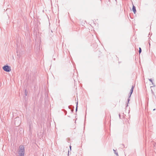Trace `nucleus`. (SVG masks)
Masks as SVG:
<instances>
[{
	"mask_svg": "<svg viewBox=\"0 0 156 156\" xmlns=\"http://www.w3.org/2000/svg\"><path fill=\"white\" fill-rule=\"evenodd\" d=\"M20 150L19 152V156H24L25 150L24 147L23 145H20L19 147Z\"/></svg>",
	"mask_w": 156,
	"mask_h": 156,
	"instance_id": "1",
	"label": "nucleus"
},
{
	"mask_svg": "<svg viewBox=\"0 0 156 156\" xmlns=\"http://www.w3.org/2000/svg\"><path fill=\"white\" fill-rule=\"evenodd\" d=\"M2 69L4 70V71L7 72H9L11 70L10 66L7 65H6L2 67Z\"/></svg>",
	"mask_w": 156,
	"mask_h": 156,
	"instance_id": "2",
	"label": "nucleus"
},
{
	"mask_svg": "<svg viewBox=\"0 0 156 156\" xmlns=\"http://www.w3.org/2000/svg\"><path fill=\"white\" fill-rule=\"evenodd\" d=\"M133 88H131V90H130V92H129V94H130V95H129V98H128V99L127 100L128 103H127V105L126 107H127L128 106V103H129V101L130 100V99H129V98L130 97L132 94L133 93Z\"/></svg>",
	"mask_w": 156,
	"mask_h": 156,
	"instance_id": "3",
	"label": "nucleus"
},
{
	"mask_svg": "<svg viewBox=\"0 0 156 156\" xmlns=\"http://www.w3.org/2000/svg\"><path fill=\"white\" fill-rule=\"evenodd\" d=\"M33 127L32 122V121H30L29 122V130H30Z\"/></svg>",
	"mask_w": 156,
	"mask_h": 156,
	"instance_id": "4",
	"label": "nucleus"
},
{
	"mask_svg": "<svg viewBox=\"0 0 156 156\" xmlns=\"http://www.w3.org/2000/svg\"><path fill=\"white\" fill-rule=\"evenodd\" d=\"M132 9L134 13L135 14L136 12V8L135 6L133 5Z\"/></svg>",
	"mask_w": 156,
	"mask_h": 156,
	"instance_id": "5",
	"label": "nucleus"
},
{
	"mask_svg": "<svg viewBox=\"0 0 156 156\" xmlns=\"http://www.w3.org/2000/svg\"><path fill=\"white\" fill-rule=\"evenodd\" d=\"M149 80L152 83V84H153V87L155 86L154 84L153 83V82L152 80L151 79H149Z\"/></svg>",
	"mask_w": 156,
	"mask_h": 156,
	"instance_id": "6",
	"label": "nucleus"
},
{
	"mask_svg": "<svg viewBox=\"0 0 156 156\" xmlns=\"http://www.w3.org/2000/svg\"><path fill=\"white\" fill-rule=\"evenodd\" d=\"M113 151H114V153L116 155V156H119L118 152H116L115 150L113 149Z\"/></svg>",
	"mask_w": 156,
	"mask_h": 156,
	"instance_id": "7",
	"label": "nucleus"
},
{
	"mask_svg": "<svg viewBox=\"0 0 156 156\" xmlns=\"http://www.w3.org/2000/svg\"><path fill=\"white\" fill-rule=\"evenodd\" d=\"M78 102H77L76 103V112H77V109H78Z\"/></svg>",
	"mask_w": 156,
	"mask_h": 156,
	"instance_id": "8",
	"label": "nucleus"
},
{
	"mask_svg": "<svg viewBox=\"0 0 156 156\" xmlns=\"http://www.w3.org/2000/svg\"><path fill=\"white\" fill-rule=\"evenodd\" d=\"M142 51V49L141 48L139 47V54H140Z\"/></svg>",
	"mask_w": 156,
	"mask_h": 156,
	"instance_id": "9",
	"label": "nucleus"
},
{
	"mask_svg": "<svg viewBox=\"0 0 156 156\" xmlns=\"http://www.w3.org/2000/svg\"><path fill=\"white\" fill-rule=\"evenodd\" d=\"M151 92L153 94H154V91H153V90L152 89L151 90Z\"/></svg>",
	"mask_w": 156,
	"mask_h": 156,
	"instance_id": "10",
	"label": "nucleus"
},
{
	"mask_svg": "<svg viewBox=\"0 0 156 156\" xmlns=\"http://www.w3.org/2000/svg\"><path fill=\"white\" fill-rule=\"evenodd\" d=\"M25 95L26 96H27V93H26V90H25Z\"/></svg>",
	"mask_w": 156,
	"mask_h": 156,
	"instance_id": "11",
	"label": "nucleus"
},
{
	"mask_svg": "<svg viewBox=\"0 0 156 156\" xmlns=\"http://www.w3.org/2000/svg\"><path fill=\"white\" fill-rule=\"evenodd\" d=\"M69 147H70V150L71 151V145Z\"/></svg>",
	"mask_w": 156,
	"mask_h": 156,
	"instance_id": "12",
	"label": "nucleus"
},
{
	"mask_svg": "<svg viewBox=\"0 0 156 156\" xmlns=\"http://www.w3.org/2000/svg\"><path fill=\"white\" fill-rule=\"evenodd\" d=\"M134 88V86H132L131 88H133V90Z\"/></svg>",
	"mask_w": 156,
	"mask_h": 156,
	"instance_id": "13",
	"label": "nucleus"
},
{
	"mask_svg": "<svg viewBox=\"0 0 156 156\" xmlns=\"http://www.w3.org/2000/svg\"><path fill=\"white\" fill-rule=\"evenodd\" d=\"M73 109H71V111L72 112H73Z\"/></svg>",
	"mask_w": 156,
	"mask_h": 156,
	"instance_id": "14",
	"label": "nucleus"
},
{
	"mask_svg": "<svg viewBox=\"0 0 156 156\" xmlns=\"http://www.w3.org/2000/svg\"><path fill=\"white\" fill-rule=\"evenodd\" d=\"M119 117L120 118V114H119Z\"/></svg>",
	"mask_w": 156,
	"mask_h": 156,
	"instance_id": "15",
	"label": "nucleus"
},
{
	"mask_svg": "<svg viewBox=\"0 0 156 156\" xmlns=\"http://www.w3.org/2000/svg\"><path fill=\"white\" fill-rule=\"evenodd\" d=\"M155 108H154V109H153V111H155Z\"/></svg>",
	"mask_w": 156,
	"mask_h": 156,
	"instance_id": "16",
	"label": "nucleus"
},
{
	"mask_svg": "<svg viewBox=\"0 0 156 156\" xmlns=\"http://www.w3.org/2000/svg\"><path fill=\"white\" fill-rule=\"evenodd\" d=\"M54 59V60H55V58H54V59Z\"/></svg>",
	"mask_w": 156,
	"mask_h": 156,
	"instance_id": "17",
	"label": "nucleus"
},
{
	"mask_svg": "<svg viewBox=\"0 0 156 156\" xmlns=\"http://www.w3.org/2000/svg\"><path fill=\"white\" fill-rule=\"evenodd\" d=\"M70 107V106H69V108H69Z\"/></svg>",
	"mask_w": 156,
	"mask_h": 156,
	"instance_id": "18",
	"label": "nucleus"
},
{
	"mask_svg": "<svg viewBox=\"0 0 156 156\" xmlns=\"http://www.w3.org/2000/svg\"><path fill=\"white\" fill-rule=\"evenodd\" d=\"M69 151H68V154H69Z\"/></svg>",
	"mask_w": 156,
	"mask_h": 156,
	"instance_id": "19",
	"label": "nucleus"
}]
</instances>
